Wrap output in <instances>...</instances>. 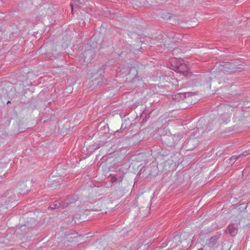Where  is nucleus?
<instances>
[{
    "label": "nucleus",
    "instance_id": "8",
    "mask_svg": "<svg viewBox=\"0 0 250 250\" xmlns=\"http://www.w3.org/2000/svg\"><path fill=\"white\" fill-rule=\"evenodd\" d=\"M235 159H233V158H230V160H231V161H233L234 160H235Z\"/></svg>",
    "mask_w": 250,
    "mask_h": 250
},
{
    "label": "nucleus",
    "instance_id": "1",
    "mask_svg": "<svg viewBox=\"0 0 250 250\" xmlns=\"http://www.w3.org/2000/svg\"><path fill=\"white\" fill-rule=\"evenodd\" d=\"M170 63L173 67V70L175 71L184 75H187L189 73V69L182 59L177 60L173 58L171 60Z\"/></svg>",
    "mask_w": 250,
    "mask_h": 250
},
{
    "label": "nucleus",
    "instance_id": "5",
    "mask_svg": "<svg viewBox=\"0 0 250 250\" xmlns=\"http://www.w3.org/2000/svg\"><path fill=\"white\" fill-rule=\"evenodd\" d=\"M116 181H117L116 178L115 177H113V178L112 179V182H115Z\"/></svg>",
    "mask_w": 250,
    "mask_h": 250
},
{
    "label": "nucleus",
    "instance_id": "4",
    "mask_svg": "<svg viewBox=\"0 0 250 250\" xmlns=\"http://www.w3.org/2000/svg\"><path fill=\"white\" fill-rule=\"evenodd\" d=\"M130 71H132L133 74H137V70H136V69L135 68H131Z\"/></svg>",
    "mask_w": 250,
    "mask_h": 250
},
{
    "label": "nucleus",
    "instance_id": "3",
    "mask_svg": "<svg viewBox=\"0 0 250 250\" xmlns=\"http://www.w3.org/2000/svg\"><path fill=\"white\" fill-rule=\"evenodd\" d=\"M91 52H87L85 54L84 61L86 62H88L91 61Z\"/></svg>",
    "mask_w": 250,
    "mask_h": 250
},
{
    "label": "nucleus",
    "instance_id": "9",
    "mask_svg": "<svg viewBox=\"0 0 250 250\" xmlns=\"http://www.w3.org/2000/svg\"><path fill=\"white\" fill-rule=\"evenodd\" d=\"M71 6L72 10H73V6L72 4H71Z\"/></svg>",
    "mask_w": 250,
    "mask_h": 250
},
{
    "label": "nucleus",
    "instance_id": "7",
    "mask_svg": "<svg viewBox=\"0 0 250 250\" xmlns=\"http://www.w3.org/2000/svg\"><path fill=\"white\" fill-rule=\"evenodd\" d=\"M58 207H59V206H58V205H57V203H56V204H55V205L54 208H58Z\"/></svg>",
    "mask_w": 250,
    "mask_h": 250
},
{
    "label": "nucleus",
    "instance_id": "6",
    "mask_svg": "<svg viewBox=\"0 0 250 250\" xmlns=\"http://www.w3.org/2000/svg\"><path fill=\"white\" fill-rule=\"evenodd\" d=\"M250 152H248H248H246V154L245 153V154H242V155H243V156H245V155H248V154H250Z\"/></svg>",
    "mask_w": 250,
    "mask_h": 250
},
{
    "label": "nucleus",
    "instance_id": "2",
    "mask_svg": "<svg viewBox=\"0 0 250 250\" xmlns=\"http://www.w3.org/2000/svg\"><path fill=\"white\" fill-rule=\"evenodd\" d=\"M228 232L232 236H234L237 233V229L233 225H229L228 227Z\"/></svg>",
    "mask_w": 250,
    "mask_h": 250
},
{
    "label": "nucleus",
    "instance_id": "10",
    "mask_svg": "<svg viewBox=\"0 0 250 250\" xmlns=\"http://www.w3.org/2000/svg\"><path fill=\"white\" fill-rule=\"evenodd\" d=\"M198 250H203L202 249H198Z\"/></svg>",
    "mask_w": 250,
    "mask_h": 250
}]
</instances>
